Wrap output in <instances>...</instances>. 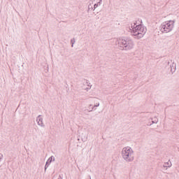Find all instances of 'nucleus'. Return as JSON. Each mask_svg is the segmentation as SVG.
<instances>
[{"label":"nucleus","mask_w":179,"mask_h":179,"mask_svg":"<svg viewBox=\"0 0 179 179\" xmlns=\"http://www.w3.org/2000/svg\"><path fill=\"white\" fill-rule=\"evenodd\" d=\"M146 31H148V29L142 24V20H138L132 22L128 30V32L131 33V36L137 40L143 38L146 34Z\"/></svg>","instance_id":"1"},{"label":"nucleus","mask_w":179,"mask_h":179,"mask_svg":"<svg viewBox=\"0 0 179 179\" xmlns=\"http://www.w3.org/2000/svg\"><path fill=\"white\" fill-rule=\"evenodd\" d=\"M115 45L121 51H131L135 48V42L131 38L120 37L116 39Z\"/></svg>","instance_id":"2"},{"label":"nucleus","mask_w":179,"mask_h":179,"mask_svg":"<svg viewBox=\"0 0 179 179\" xmlns=\"http://www.w3.org/2000/svg\"><path fill=\"white\" fill-rule=\"evenodd\" d=\"M121 156L126 163H132L135 160V151L131 146H126L122 149Z\"/></svg>","instance_id":"3"},{"label":"nucleus","mask_w":179,"mask_h":179,"mask_svg":"<svg viewBox=\"0 0 179 179\" xmlns=\"http://www.w3.org/2000/svg\"><path fill=\"white\" fill-rule=\"evenodd\" d=\"M174 23H176V21L171 20L162 22L159 27V31H161L162 34H167V33L173 31Z\"/></svg>","instance_id":"4"},{"label":"nucleus","mask_w":179,"mask_h":179,"mask_svg":"<svg viewBox=\"0 0 179 179\" xmlns=\"http://www.w3.org/2000/svg\"><path fill=\"white\" fill-rule=\"evenodd\" d=\"M167 65L170 66L171 73H174L177 69V64L173 62V60H169L167 62Z\"/></svg>","instance_id":"5"},{"label":"nucleus","mask_w":179,"mask_h":179,"mask_svg":"<svg viewBox=\"0 0 179 179\" xmlns=\"http://www.w3.org/2000/svg\"><path fill=\"white\" fill-rule=\"evenodd\" d=\"M43 121V117H41V115H39L36 117V122L39 127L44 128V127H45V125H44V122Z\"/></svg>","instance_id":"6"},{"label":"nucleus","mask_w":179,"mask_h":179,"mask_svg":"<svg viewBox=\"0 0 179 179\" xmlns=\"http://www.w3.org/2000/svg\"><path fill=\"white\" fill-rule=\"evenodd\" d=\"M89 5H88V7H87V13H90L93 10H94V8L93 7V1H89Z\"/></svg>","instance_id":"7"},{"label":"nucleus","mask_w":179,"mask_h":179,"mask_svg":"<svg viewBox=\"0 0 179 179\" xmlns=\"http://www.w3.org/2000/svg\"><path fill=\"white\" fill-rule=\"evenodd\" d=\"M171 166H173V164H171L170 160H169L167 162H164V164L162 165V167H164V169H166L167 170V169H170Z\"/></svg>","instance_id":"8"},{"label":"nucleus","mask_w":179,"mask_h":179,"mask_svg":"<svg viewBox=\"0 0 179 179\" xmlns=\"http://www.w3.org/2000/svg\"><path fill=\"white\" fill-rule=\"evenodd\" d=\"M103 2V0H99V1L95 4H94V10H95L96 9V8H99V6H100V5H101V3Z\"/></svg>","instance_id":"9"},{"label":"nucleus","mask_w":179,"mask_h":179,"mask_svg":"<svg viewBox=\"0 0 179 179\" xmlns=\"http://www.w3.org/2000/svg\"><path fill=\"white\" fill-rule=\"evenodd\" d=\"M99 106H100V102H96V103L94 105V106L92 107L91 111L97 110V108H96V107H99Z\"/></svg>","instance_id":"10"},{"label":"nucleus","mask_w":179,"mask_h":179,"mask_svg":"<svg viewBox=\"0 0 179 179\" xmlns=\"http://www.w3.org/2000/svg\"><path fill=\"white\" fill-rule=\"evenodd\" d=\"M48 163L51 164L52 162H55V157L54 156H51L50 157H49V159H48Z\"/></svg>","instance_id":"11"},{"label":"nucleus","mask_w":179,"mask_h":179,"mask_svg":"<svg viewBox=\"0 0 179 179\" xmlns=\"http://www.w3.org/2000/svg\"><path fill=\"white\" fill-rule=\"evenodd\" d=\"M51 164H50L48 161L46 162V164L45 165V171H47V169H48V167L50 166Z\"/></svg>","instance_id":"12"},{"label":"nucleus","mask_w":179,"mask_h":179,"mask_svg":"<svg viewBox=\"0 0 179 179\" xmlns=\"http://www.w3.org/2000/svg\"><path fill=\"white\" fill-rule=\"evenodd\" d=\"M75 43H76L75 38L71 39V47H73V44H75Z\"/></svg>","instance_id":"13"},{"label":"nucleus","mask_w":179,"mask_h":179,"mask_svg":"<svg viewBox=\"0 0 179 179\" xmlns=\"http://www.w3.org/2000/svg\"><path fill=\"white\" fill-rule=\"evenodd\" d=\"M92 107H93V105L92 104H90L89 106H88V108H89V110H88V113H92Z\"/></svg>","instance_id":"14"},{"label":"nucleus","mask_w":179,"mask_h":179,"mask_svg":"<svg viewBox=\"0 0 179 179\" xmlns=\"http://www.w3.org/2000/svg\"><path fill=\"white\" fill-rule=\"evenodd\" d=\"M86 85L88 87H92V84L90 83V82L89 80H87L86 81Z\"/></svg>","instance_id":"15"},{"label":"nucleus","mask_w":179,"mask_h":179,"mask_svg":"<svg viewBox=\"0 0 179 179\" xmlns=\"http://www.w3.org/2000/svg\"><path fill=\"white\" fill-rule=\"evenodd\" d=\"M3 159V155L0 153V163H1V162H2Z\"/></svg>","instance_id":"16"},{"label":"nucleus","mask_w":179,"mask_h":179,"mask_svg":"<svg viewBox=\"0 0 179 179\" xmlns=\"http://www.w3.org/2000/svg\"><path fill=\"white\" fill-rule=\"evenodd\" d=\"M154 121L156 122V124H157V122H159V119L157 118V117H155Z\"/></svg>","instance_id":"17"},{"label":"nucleus","mask_w":179,"mask_h":179,"mask_svg":"<svg viewBox=\"0 0 179 179\" xmlns=\"http://www.w3.org/2000/svg\"><path fill=\"white\" fill-rule=\"evenodd\" d=\"M90 89H92V87H87V88L85 89V90H86L87 92H89Z\"/></svg>","instance_id":"18"},{"label":"nucleus","mask_w":179,"mask_h":179,"mask_svg":"<svg viewBox=\"0 0 179 179\" xmlns=\"http://www.w3.org/2000/svg\"><path fill=\"white\" fill-rule=\"evenodd\" d=\"M153 124H157L155 120H152V124H148V125L150 127L151 125H153Z\"/></svg>","instance_id":"19"},{"label":"nucleus","mask_w":179,"mask_h":179,"mask_svg":"<svg viewBox=\"0 0 179 179\" xmlns=\"http://www.w3.org/2000/svg\"><path fill=\"white\" fill-rule=\"evenodd\" d=\"M150 120H152V121H153V118L150 117Z\"/></svg>","instance_id":"20"}]
</instances>
